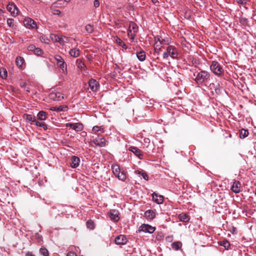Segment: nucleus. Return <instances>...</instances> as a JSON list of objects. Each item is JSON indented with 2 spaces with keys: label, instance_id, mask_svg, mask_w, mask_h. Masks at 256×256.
<instances>
[{
  "label": "nucleus",
  "instance_id": "1",
  "mask_svg": "<svg viewBox=\"0 0 256 256\" xmlns=\"http://www.w3.org/2000/svg\"><path fill=\"white\" fill-rule=\"evenodd\" d=\"M23 118L28 122H30V124H35L38 126L42 127L44 130L48 129L47 125L44 122L38 121L34 114H24L23 115Z\"/></svg>",
  "mask_w": 256,
  "mask_h": 256
},
{
  "label": "nucleus",
  "instance_id": "2",
  "mask_svg": "<svg viewBox=\"0 0 256 256\" xmlns=\"http://www.w3.org/2000/svg\"><path fill=\"white\" fill-rule=\"evenodd\" d=\"M209 78L210 74L208 72L204 70H201L198 73L194 80L198 84H200L207 81Z\"/></svg>",
  "mask_w": 256,
  "mask_h": 256
},
{
  "label": "nucleus",
  "instance_id": "3",
  "mask_svg": "<svg viewBox=\"0 0 256 256\" xmlns=\"http://www.w3.org/2000/svg\"><path fill=\"white\" fill-rule=\"evenodd\" d=\"M174 58L178 56V52L176 48L173 46H169L167 47L166 50L163 54L164 58H167L169 56Z\"/></svg>",
  "mask_w": 256,
  "mask_h": 256
},
{
  "label": "nucleus",
  "instance_id": "4",
  "mask_svg": "<svg viewBox=\"0 0 256 256\" xmlns=\"http://www.w3.org/2000/svg\"><path fill=\"white\" fill-rule=\"evenodd\" d=\"M210 68L211 70L216 74L221 75L224 74L223 68L217 62H212Z\"/></svg>",
  "mask_w": 256,
  "mask_h": 256
},
{
  "label": "nucleus",
  "instance_id": "5",
  "mask_svg": "<svg viewBox=\"0 0 256 256\" xmlns=\"http://www.w3.org/2000/svg\"><path fill=\"white\" fill-rule=\"evenodd\" d=\"M156 230V228L148 224H142L138 229V232H144L150 234L153 233Z\"/></svg>",
  "mask_w": 256,
  "mask_h": 256
},
{
  "label": "nucleus",
  "instance_id": "6",
  "mask_svg": "<svg viewBox=\"0 0 256 256\" xmlns=\"http://www.w3.org/2000/svg\"><path fill=\"white\" fill-rule=\"evenodd\" d=\"M54 58L57 62L58 66L60 67L62 70H66V64L62 56L59 55H56L55 56Z\"/></svg>",
  "mask_w": 256,
  "mask_h": 256
},
{
  "label": "nucleus",
  "instance_id": "7",
  "mask_svg": "<svg viewBox=\"0 0 256 256\" xmlns=\"http://www.w3.org/2000/svg\"><path fill=\"white\" fill-rule=\"evenodd\" d=\"M49 98L53 100L59 101L64 98V96L60 92H52L49 94Z\"/></svg>",
  "mask_w": 256,
  "mask_h": 256
},
{
  "label": "nucleus",
  "instance_id": "8",
  "mask_svg": "<svg viewBox=\"0 0 256 256\" xmlns=\"http://www.w3.org/2000/svg\"><path fill=\"white\" fill-rule=\"evenodd\" d=\"M24 23V26L29 28H34L36 27V22L30 18H25Z\"/></svg>",
  "mask_w": 256,
  "mask_h": 256
},
{
  "label": "nucleus",
  "instance_id": "9",
  "mask_svg": "<svg viewBox=\"0 0 256 256\" xmlns=\"http://www.w3.org/2000/svg\"><path fill=\"white\" fill-rule=\"evenodd\" d=\"M93 142L96 146L100 147H104L106 146V140L104 138H98L94 140Z\"/></svg>",
  "mask_w": 256,
  "mask_h": 256
},
{
  "label": "nucleus",
  "instance_id": "10",
  "mask_svg": "<svg viewBox=\"0 0 256 256\" xmlns=\"http://www.w3.org/2000/svg\"><path fill=\"white\" fill-rule=\"evenodd\" d=\"M128 150L132 152L136 156L140 159L142 158L143 152H142L135 146H130L128 148Z\"/></svg>",
  "mask_w": 256,
  "mask_h": 256
},
{
  "label": "nucleus",
  "instance_id": "11",
  "mask_svg": "<svg viewBox=\"0 0 256 256\" xmlns=\"http://www.w3.org/2000/svg\"><path fill=\"white\" fill-rule=\"evenodd\" d=\"M128 240L124 235H120L115 238V242L116 244H126Z\"/></svg>",
  "mask_w": 256,
  "mask_h": 256
},
{
  "label": "nucleus",
  "instance_id": "12",
  "mask_svg": "<svg viewBox=\"0 0 256 256\" xmlns=\"http://www.w3.org/2000/svg\"><path fill=\"white\" fill-rule=\"evenodd\" d=\"M154 40L159 41L164 46L169 44L170 42V39L169 38L166 37L162 38V36H156L154 38Z\"/></svg>",
  "mask_w": 256,
  "mask_h": 256
},
{
  "label": "nucleus",
  "instance_id": "13",
  "mask_svg": "<svg viewBox=\"0 0 256 256\" xmlns=\"http://www.w3.org/2000/svg\"><path fill=\"white\" fill-rule=\"evenodd\" d=\"M66 127H70L72 130H74L76 131H80L83 128V126L80 123H68L66 124Z\"/></svg>",
  "mask_w": 256,
  "mask_h": 256
},
{
  "label": "nucleus",
  "instance_id": "14",
  "mask_svg": "<svg viewBox=\"0 0 256 256\" xmlns=\"http://www.w3.org/2000/svg\"><path fill=\"white\" fill-rule=\"evenodd\" d=\"M6 8L11 13V14L14 16L18 14V10L15 4H8Z\"/></svg>",
  "mask_w": 256,
  "mask_h": 256
},
{
  "label": "nucleus",
  "instance_id": "15",
  "mask_svg": "<svg viewBox=\"0 0 256 256\" xmlns=\"http://www.w3.org/2000/svg\"><path fill=\"white\" fill-rule=\"evenodd\" d=\"M88 84L92 90L96 92L98 90L99 84L96 80L90 79L88 82Z\"/></svg>",
  "mask_w": 256,
  "mask_h": 256
},
{
  "label": "nucleus",
  "instance_id": "16",
  "mask_svg": "<svg viewBox=\"0 0 256 256\" xmlns=\"http://www.w3.org/2000/svg\"><path fill=\"white\" fill-rule=\"evenodd\" d=\"M109 216L110 218L114 221V222H118L119 220L118 218V212L117 210H110V212L108 213Z\"/></svg>",
  "mask_w": 256,
  "mask_h": 256
},
{
  "label": "nucleus",
  "instance_id": "17",
  "mask_svg": "<svg viewBox=\"0 0 256 256\" xmlns=\"http://www.w3.org/2000/svg\"><path fill=\"white\" fill-rule=\"evenodd\" d=\"M241 184L238 181H235L231 187V190L235 192L238 193L240 192Z\"/></svg>",
  "mask_w": 256,
  "mask_h": 256
},
{
  "label": "nucleus",
  "instance_id": "18",
  "mask_svg": "<svg viewBox=\"0 0 256 256\" xmlns=\"http://www.w3.org/2000/svg\"><path fill=\"white\" fill-rule=\"evenodd\" d=\"M80 158L74 156H73L71 157V162H70V166L75 168L78 166L79 165Z\"/></svg>",
  "mask_w": 256,
  "mask_h": 256
},
{
  "label": "nucleus",
  "instance_id": "19",
  "mask_svg": "<svg viewBox=\"0 0 256 256\" xmlns=\"http://www.w3.org/2000/svg\"><path fill=\"white\" fill-rule=\"evenodd\" d=\"M153 200L158 204H160L163 202L164 197L162 196H158L155 192L152 194Z\"/></svg>",
  "mask_w": 256,
  "mask_h": 256
},
{
  "label": "nucleus",
  "instance_id": "20",
  "mask_svg": "<svg viewBox=\"0 0 256 256\" xmlns=\"http://www.w3.org/2000/svg\"><path fill=\"white\" fill-rule=\"evenodd\" d=\"M144 216L150 220H152L155 218L156 214L153 210H149L144 212Z\"/></svg>",
  "mask_w": 256,
  "mask_h": 256
},
{
  "label": "nucleus",
  "instance_id": "21",
  "mask_svg": "<svg viewBox=\"0 0 256 256\" xmlns=\"http://www.w3.org/2000/svg\"><path fill=\"white\" fill-rule=\"evenodd\" d=\"M155 42L154 44V52H156L158 54L162 49V48L164 47V46L161 44L159 41L154 40Z\"/></svg>",
  "mask_w": 256,
  "mask_h": 256
},
{
  "label": "nucleus",
  "instance_id": "22",
  "mask_svg": "<svg viewBox=\"0 0 256 256\" xmlns=\"http://www.w3.org/2000/svg\"><path fill=\"white\" fill-rule=\"evenodd\" d=\"M48 114L44 111H40L37 114V118L40 120H44L47 118Z\"/></svg>",
  "mask_w": 256,
  "mask_h": 256
},
{
  "label": "nucleus",
  "instance_id": "23",
  "mask_svg": "<svg viewBox=\"0 0 256 256\" xmlns=\"http://www.w3.org/2000/svg\"><path fill=\"white\" fill-rule=\"evenodd\" d=\"M136 57L140 61L143 62L146 60V52L144 50L137 52Z\"/></svg>",
  "mask_w": 256,
  "mask_h": 256
},
{
  "label": "nucleus",
  "instance_id": "24",
  "mask_svg": "<svg viewBox=\"0 0 256 256\" xmlns=\"http://www.w3.org/2000/svg\"><path fill=\"white\" fill-rule=\"evenodd\" d=\"M178 218L180 221L188 222L190 220V216L186 214H181L178 216Z\"/></svg>",
  "mask_w": 256,
  "mask_h": 256
},
{
  "label": "nucleus",
  "instance_id": "25",
  "mask_svg": "<svg viewBox=\"0 0 256 256\" xmlns=\"http://www.w3.org/2000/svg\"><path fill=\"white\" fill-rule=\"evenodd\" d=\"M218 244L221 246H224L225 249L228 250L229 247L230 246V244L228 241L226 240H224L222 241H220L218 242Z\"/></svg>",
  "mask_w": 256,
  "mask_h": 256
},
{
  "label": "nucleus",
  "instance_id": "26",
  "mask_svg": "<svg viewBox=\"0 0 256 256\" xmlns=\"http://www.w3.org/2000/svg\"><path fill=\"white\" fill-rule=\"evenodd\" d=\"M112 172L116 176V174H118L119 172H120L122 170L120 166L117 164H114L112 166Z\"/></svg>",
  "mask_w": 256,
  "mask_h": 256
},
{
  "label": "nucleus",
  "instance_id": "27",
  "mask_svg": "<svg viewBox=\"0 0 256 256\" xmlns=\"http://www.w3.org/2000/svg\"><path fill=\"white\" fill-rule=\"evenodd\" d=\"M69 54L71 56L76 58L79 56L80 52L78 49L72 48L70 50Z\"/></svg>",
  "mask_w": 256,
  "mask_h": 256
},
{
  "label": "nucleus",
  "instance_id": "28",
  "mask_svg": "<svg viewBox=\"0 0 256 256\" xmlns=\"http://www.w3.org/2000/svg\"><path fill=\"white\" fill-rule=\"evenodd\" d=\"M116 176L122 181H124L126 179V174L124 170H121L120 172L116 174Z\"/></svg>",
  "mask_w": 256,
  "mask_h": 256
},
{
  "label": "nucleus",
  "instance_id": "29",
  "mask_svg": "<svg viewBox=\"0 0 256 256\" xmlns=\"http://www.w3.org/2000/svg\"><path fill=\"white\" fill-rule=\"evenodd\" d=\"M24 62V59L21 57V56H18L16 58V66L19 67L21 68L22 66V65Z\"/></svg>",
  "mask_w": 256,
  "mask_h": 256
},
{
  "label": "nucleus",
  "instance_id": "30",
  "mask_svg": "<svg viewBox=\"0 0 256 256\" xmlns=\"http://www.w3.org/2000/svg\"><path fill=\"white\" fill-rule=\"evenodd\" d=\"M76 64H77L78 67L80 69H84L86 68V66L84 61L81 59L77 60Z\"/></svg>",
  "mask_w": 256,
  "mask_h": 256
},
{
  "label": "nucleus",
  "instance_id": "31",
  "mask_svg": "<svg viewBox=\"0 0 256 256\" xmlns=\"http://www.w3.org/2000/svg\"><path fill=\"white\" fill-rule=\"evenodd\" d=\"M182 244L180 242H176L172 244V248L174 250H178L182 246Z\"/></svg>",
  "mask_w": 256,
  "mask_h": 256
},
{
  "label": "nucleus",
  "instance_id": "32",
  "mask_svg": "<svg viewBox=\"0 0 256 256\" xmlns=\"http://www.w3.org/2000/svg\"><path fill=\"white\" fill-rule=\"evenodd\" d=\"M248 134V131L246 130L242 129L240 132V137L241 138H244L246 137Z\"/></svg>",
  "mask_w": 256,
  "mask_h": 256
},
{
  "label": "nucleus",
  "instance_id": "33",
  "mask_svg": "<svg viewBox=\"0 0 256 256\" xmlns=\"http://www.w3.org/2000/svg\"><path fill=\"white\" fill-rule=\"evenodd\" d=\"M66 108V106L64 105L60 106L58 107L55 106V107H52L50 108V110H56L58 112H61L63 111L64 108Z\"/></svg>",
  "mask_w": 256,
  "mask_h": 256
},
{
  "label": "nucleus",
  "instance_id": "34",
  "mask_svg": "<svg viewBox=\"0 0 256 256\" xmlns=\"http://www.w3.org/2000/svg\"><path fill=\"white\" fill-rule=\"evenodd\" d=\"M86 224L87 228L90 230H93L94 228V222L91 220H88L86 222Z\"/></svg>",
  "mask_w": 256,
  "mask_h": 256
},
{
  "label": "nucleus",
  "instance_id": "35",
  "mask_svg": "<svg viewBox=\"0 0 256 256\" xmlns=\"http://www.w3.org/2000/svg\"><path fill=\"white\" fill-rule=\"evenodd\" d=\"M7 71L4 68H0V76L3 79L6 78L7 77Z\"/></svg>",
  "mask_w": 256,
  "mask_h": 256
},
{
  "label": "nucleus",
  "instance_id": "36",
  "mask_svg": "<svg viewBox=\"0 0 256 256\" xmlns=\"http://www.w3.org/2000/svg\"><path fill=\"white\" fill-rule=\"evenodd\" d=\"M138 28L135 23L132 22L130 24L129 29L132 30V31L137 32Z\"/></svg>",
  "mask_w": 256,
  "mask_h": 256
},
{
  "label": "nucleus",
  "instance_id": "37",
  "mask_svg": "<svg viewBox=\"0 0 256 256\" xmlns=\"http://www.w3.org/2000/svg\"><path fill=\"white\" fill-rule=\"evenodd\" d=\"M116 43L118 44L122 48L126 49L127 47L124 42L120 38H116Z\"/></svg>",
  "mask_w": 256,
  "mask_h": 256
},
{
  "label": "nucleus",
  "instance_id": "38",
  "mask_svg": "<svg viewBox=\"0 0 256 256\" xmlns=\"http://www.w3.org/2000/svg\"><path fill=\"white\" fill-rule=\"evenodd\" d=\"M85 29L86 31L89 34L92 33L94 30L93 26L90 24H86L85 27Z\"/></svg>",
  "mask_w": 256,
  "mask_h": 256
},
{
  "label": "nucleus",
  "instance_id": "39",
  "mask_svg": "<svg viewBox=\"0 0 256 256\" xmlns=\"http://www.w3.org/2000/svg\"><path fill=\"white\" fill-rule=\"evenodd\" d=\"M135 172L136 174H141V176H142V178L144 180H148V174H146V172H142V171H140V170H136Z\"/></svg>",
  "mask_w": 256,
  "mask_h": 256
},
{
  "label": "nucleus",
  "instance_id": "40",
  "mask_svg": "<svg viewBox=\"0 0 256 256\" xmlns=\"http://www.w3.org/2000/svg\"><path fill=\"white\" fill-rule=\"evenodd\" d=\"M40 253L44 256H48V250L45 248H42L40 250Z\"/></svg>",
  "mask_w": 256,
  "mask_h": 256
},
{
  "label": "nucleus",
  "instance_id": "41",
  "mask_svg": "<svg viewBox=\"0 0 256 256\" xmlns=\"http://www.w3.org/2000/svg\"><path fill=\"white\" fill-rule=\"evenodd\" d=\"M136 32H134V31H132V30L129 29L128 32V34L132 40H134V39Z\"/></svg>",
  "mask_w": 256,
  "mask_h": 256
},
{
  "label": "nucleus",
  "instance_id": "42",
  "mask_svg": "<svg viewBox=\"0 0 256 256\" xmlns=\"http://www.w3.org/2000/svg\"><path fill=\"white\" fill-rule=\"evenodd\" d=\"M68 40V38L67 37L64 36H60V40L58 41V42L60 44H64V42H67Z\"/></svg>",
  "mask_w": 256,
  "mask_h": 256
},
{
  "label": "nucleus",
  "instance_id": "43",
  "mask_svg": "<svg viewBox=\"0 0 256 256\" xmlns=\"http://www.w3.org/2000/svg\"><path fill=\"white\" fill-rule=\"evenodd\" d=\"M60 37V36H58L55 34H52L50 35L52 40L54 42H58Z\"/></svg>",
  "mask_w": 256,
  "mask_h": 256
},
{
  "label": "nucleus",
  "instance_id": "44",
  "mask_svg": "<svg viewBox=\"0 0 256 256\" xmlns=\"http://www.w3.org/2000/svg\"><path fill=\"white\" fill-rule=\"evenodd\" d=\"M14 20L12 18H8L7 20V24L10 27H14Z\"/></svg>",
  "mask_w": 256,
  "mask_h": 256
},
{
  "label": "nucleus",
  "instance_id": "45",
  "mask_svg": "<svg viewBox=\"0 0 256 256\" xmlns=\"http://www.w3.org/2000/svg\"><path fill=\"white\" fill-rule=\"evenodd\" d=\"M34 52L38 56H40L42 54V51L40 48H36Z\"/></svg>",
  "mask_w": 256,
  "mask_h": 256
},
{
  "label": "nucleus",
  "instance_id": "46",
  "mask_svg": "<svg viewBox=\"0 0 256 256\" xmlns=\"http://www.w3.org/2000/svg\"><path fill=\"white\" fill-rule=\"evenodd\" d=\"M36 238L37 239L38 242L40 243L42 242V236L38 234H36Z\"/></svg>",
  "mask_w": 256,
  "mask_h": 256
},
{
  "label": "nucleus",
  "instance_id": "47",
  "mask_svg": "<svg viewBox=\"0 0 256 256\" xmlns=\"http://www.w3.org/2000/svg\"><path fill=\"white\" fill-rule=\"evenodd\" d=\"M36 46L34 45L30 44L29 46H28V50L29 51H32V52H34L35 50H36Z\"/></svg>",
  "mask_w": 256,
  "mask_h": 256
},
{
  "label": "nucleus",
  "instance_id": "48",
  "mask_svg": "<svg viewBox=\"0 0 256 256\" xmlns=\"http://www.w3.org/2000/svg\"><path fill=\"white\" fill-rule=\"evenodd\" d=\"M92 130L94 132H98L100 130V127L98 126H94L92 128Z\"/></svg>",
  "mask_w": 256,
  "mask_h": 256
},
{
  "label": "nucleus",
  "instance_id": "49",
  "mask_svg": "<svg viewBox=\"0 0 256 256\" xmlns=\"http://www.w3.org/2000/svg\"><path fill=\"white\" fill-rule=\"evenodd\" d=\"M94 6L96 8H98L100 6V2L98 0H94Z\"/></svg>",
  "mask_w": 256,
  "mask_h": 256
},
{
  "label": "nucleus",
  "instance_id": "50",
  "mask_svg": "<svg viewBox=\"0 0 256 256\" xmlns=\"http://www.w3.org/2000/svg\"><path fill=\"white\" fill-rule=\"evenodd\" d=\"M66 256H77V255L74 252H69L67 254Z\"/></svg>",
  "mask_w": 256,
  "mask_h": 256
},
{
  "label": "nucleus",
  "instance_id": "51",
  "mask_svg": "<svg viewBox=\"0 0 256 256\" xmlns=\"http://www.w3.org/2000/svg\"><path fill=\"white\" fill-rule=\"evenodd\" d=\"M248 0H236L238 3H240L241 4H246Z\"/></svg>",
  "mask_w": 256,
  "mask_h": 256
},
{
  "label": "nucleus",
  "instance_id": "52",
  "mask_svg": "<svg viewBox=\"0 0 256 256\" xmlns=\"http://www.w3.org/2000/svg\"><path fill=\"white\" fill-rule=\"evenodd\" d=\"M166 240L168 242H171L172 240V236H167V237H166Z\"/></svg>",
  "mask_w": 256,
  "mask_h": 256
},
{
  "label": "nucleus",
  "instance_id": "53",
  "mask_svg": "<svg viewBox=\"0 0 256 256\" xmlns=\"http://www.w3.org/2000/svg\"><path fill=\"white\" fill-rule=\"evenodd\" d=\"M215 92L217 94H221V90L220 88H216L215 89Z\"/></svg>",
  "mask_w": 256,
  "mask_h": 256
},
{
  "label": "nucleus",
  "instance_id": "54",
  "mask_svg": "<svg viewBox=\"0 0 256 256\" xmlns=\"http://www.w3.org/2000/svg\"><path fill=\"white\" fill-rule=\"evenodd\" d=\"M60 14V10H56L54 11V14Z\"/></svg>",
  "mask_w": 256,
  "mask_h": 256
},
{
  "label": "nucleus",
  "instance_id": "55",
  "mask_svg": "<svg viewBox=\"0 0 256 256\" xmlns=\"http://www.w3.org/2000/svg\"><path fill=\"white\" fill-rule=\"evenodd\" d=\"M144 143L149 144L150 142V140L148 138H145L144 139Z\"/></svg>",
  "mask_w": 256,
  "mask_h": 256
},
{
  "label": "nucleus",
  "instance_id": "56",
  "mask_svg": "<svg viewBox=\"0 0 256 256\" xmlns=\"http://www.w3.org/2000/svg\"><path fill=\"white\" fill-rule=\"evenodd\" d=\"M26 256H35L33 254H32V252H28L26 253Z\"/></svg>",
  "mask_w": 256,
  "mask_h": 256
},
{
  "label": "nucleus",
  "instance_id": "57",
  "mask_svg": "<svg viewBox=\"0 0 256 256\" xmlns=\"http://www.w3.org/2000/svg\"><path fill=\"white\" fill-rule=\"evenodd\" d=\"M152 0V2H156V0Z\"/></svg>",
  "mask_w": 256,
  "mask_h": 256
},
{
  "label": "nucleus",
  "instance_id": "58",
  "mask_svg": "<svg viewBox=\"0 0 256 256\" xmlns=\"http://www.w3.org/2000/svg\"><path fill=\"white\" fill-rule=\"evenodd\" d=\"M65 0L66 2H69L70 0Z\"/></svg>",
  "mask_w": 256,
  "mask_h": 256
}]
</instances>
